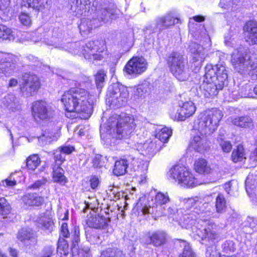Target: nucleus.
<instances>
[{
    "label": "nucleus",
    "instance_id": "nucleus-1",
    "mask_svg": "<svg viewBox=\"0 0 257 257\" xmlns=\"http://www.w3.org/2000/svg\"><path fill=\"white\" fill-rule=\"evenodd\" d=\"M91 97L87 91L79 87L72 88L65 92L61 101L66 111V117L72 118L80 114H82L80 117L83 119L89 118L92 112Z\"/></svg>",
    "mask_w": 257,
    "mask_h": 257
},
{
    "label": "nucleus",
    "instance_id": "nucleus-2",
    "mask_svg": "<svg viewBox=\"0 0 257 257\" xmlns=\"http://www.w3.org/2000/svg\"><path fill=\"white\" fill-rule=\"evenodd\" d=\"M227 78V71L224 65L207 64L205 67L204 80L199 87L200 91L207 98L215 96L223 88Z\"/></svg>",
    "mask_w": 257,
    "mask_h": 257
},
{
    "label": "nucleus",
    "instance_id": "nucleus-3",
    "mask_svg": "<svg viewBox=\"0 0 257 257\" xmlns=\"http://www.w3.org/2000/svg\"><path fill=\"white\" fill-rule=\"evenodd\" d=\"M222 116V112L215 109L201 112L194 123V130L202 136L209 135L217 128Z\"/></svg>",
    "mask_w": 257,
    "mask_h": 257
},
{
    "label": "nucleus",
    "instance_id": "nucleus-4",
    "mask_svg": "<svg viewBox=\"0 0 257 257\" xmlns=\"http://www.w3.org/2000/svg\"><path fill=\"white\" fill-rule=\"evenodd\" d=\"M72 52L75 54H82L85 59L95 63L102 60L106 55L105 47L99 41H89L85 45L79 43L71 44Z\"/></svg>",
    "mask_w": 257,
    "mask_h": 257
},
{
    "label": "nucleus",
    "instance_id": "nucleus-5",
    "mask_svg": "<svg viewBox=\"0 0 257 257\" xmlns=\"http://www.w3.org/2000/svg\"><path fill=\"white\" fill-rule=\"evenodd\" d=\"M231 63L235 70L240 73L248 74L252 79H257V58L246 52L235 50L231 56Z\"/></svg>",
    "mask_w": 257,
    "mask_h": 257
},
{
    "label": "nucleus",
    "instance_id": "nucleus-6",
    "mask_svg": "<svg viewBox=\"0 0 257 257\" xmlns=\"http://www.w3.org/2000/svg\"><path fill=\"white\" fill-rule=\"evenodd\" d=\"M167 62L170 72L178 80L184 81L189 78V69L183 55L173 52L168 56Z\"/></svg>",
    "mask_w": 257,
    "mask_h": 257
},
{
    "label": "nucleus",
    "instance_id": "nucleus-7",
    "mask_svg": "<svg viewBox=\"0 0 257 257\" xmlns=\"http://www.w3.org/2000/svg\"><path fill=\"white\" fill-rule=\"evenodd\" d=\"M135 126L134 118L126 115L119 118L115 124H111L108 133L112 138L125 139L131 137Z\"/></svg>",
    "mask_w": 257,
    "mask_h": 257
},
{
    "label": "nucleus",
    "instance_id": "nucleus-8",
    "mask_svg": "<svg viewBox=\"0 0 257 257\" xmlns=\"http://www.w3.org/2000/svg\"><path fill=\"white\" fill-rule=\"evenodd\" d=\"M128 95L127 88L117 83L109 86L106 95L108 101L117 107H120L124 104Z\"/></svg>",
    "mask_w": 257,
    "mask_h": 257
},
{
    "label": "nucleus",
    "instance_id": "nucleus-9",
    "mask_svg": "<svg viewBox=\"0 0 257 257\" xmlns=\"http://www.w3.org/2000/svg\"><path fill=\"white\" fill-rule=\"evenodd\" d=\"M32 115L35 121L39 122L52 117L54 110L44 101H36L33 103L31 107Z\"/></svg>",
    "mask_w": 257,
    "mask_h": 257
},
{
    "label": "nucleus",
    "instance_id": "nucleus-10",
    "mask_svg": "<svg viewBox=\"0 0 257 257\" xmlns=\"http://www.w3.org/2000/svg\"><path fill=\"white\" fill-rule=\"evenodd\" d=\"M147 62L143 57H135L125 65L124 71L128 75L138 76L144 73L147 69Z\"/></svg>",
    "mask_w": 257,
    "mask_h": 257
},
{
    "label": "nucleus",
    "instance_id": "nucleus-11",
    "mask_svg": "<svg viewBox=\"0 0 257 257\" xmlns=\"http://www.w3.org/2000/svg\"><path fill=\"white\" fill-rule=\"evenodd\" d=\"M199 223L196 226L195 233L201 239L207 238L209 240H213L217 237L216 225L211 222H203Z\"/></svg>",
    "mask_w": 257,
    "mask_h": 257
},
{
    "label": "nucleus",
    "instance_id": "nucleus-12",
    "mask_svg": "<svg viewBox=\"0 0 257 257\" xmlns=\"http://www.w3.org/2000/svg\"><path fill=\"white\" fill-rule=\"evenodd\" d=\"M196 111V107L192 101L183 103L176 112H171V117L174 120L184 121L187 118L192 116Z\"/></svg>",
    "mask_w": 257,
    "mask_h": 257
},
{
    "label": "nucleus",
    "instance_id": "nucleus-13",
    "mask_svg": "<svg viewBox=\"0 0 257 257\" xmlns=\"http://www.w3.org/2000/svg\"><path fill=\"white\" fill-rule=\"evenodd\" d=\"M40 87L39 78L35 75L25 74L23 76L21 90L23 93L31 94L37 90Z\"/></svg>",
    "mask_w": 257,
    "mask_h": 257
},
{
    "label": "nucleus",
    "instance_id": "nucleus-14",
    "mask_svg": "<svg viewBox=\"0 0 257 257\" xmlns=\"http://www.w3.org/2000/svg\"><path fill=\"white\" fill-rule=\"evenodd\" d=\"M189 169L184 166L177 165L170 169L167 173L168 179L181 185L183 179L185 178L186 175H188Z\"/></svg>",
    "mask_w": 257,
    "mask_h": 257
},
{
    "label": "nucleus",
    "instance_id": "nucleus-15",
    "mask_svg": "<svg viewBox=\"0 0 257 257\" xmlns=\"http://www.w3.org/2000/svg\"><path fill=\"white\" fill-rule=\"evenodd\" d=\"M196 135L191 139L189 148L196 152L203 153L209 149V143L204 137Z\"/></svg>",
    "mask_w": 257,
    "mask_h": 257
},
{
    "label": "nucleus",
    "instance_id": "nucleus-16",
    "mask_svg": "<svg viewBox=\"0 0 257 257\" xmlns=\"http://www.w3.org/2000/svg\"><path fill=\"white\" fill-rule=\"evenodd\" d=\"M12 60V55L0 52V73L9 75L14 72L16 65Z\"/></svg>",
    "mask_w": 257,
    "mask_h": 257
},
{
    "label": "nucleus",
    "instance_id": "nucleus-17",
    "mask_svg": "<svg viewBox=\"0 0 257 257\" xmlns=\"http://www.w3.org/2000/svg\"><path fill=\"white\" fill-rule=\"evenodd\" d=\"M22 202L26 206L39 207L44 202V198L36 193H29L25 194L22 198Z\"/></svg>",
    "mask_w": 257,
    "mask_h": 257
},
{
    "label": "nucleus",
    "instance_id": "nucleus-18",
    "mask_svg": "<svg viewBox=\"0 0 257 257\" xmlns=\"http://www.w3.org/2000/svg\"><path fill=\"white\" fill-rule=\"evenodd\" d=\"M149 244L158 247L165 244L167 241V234L162 231H156L153 232H149L147 234Z\"/></svg>",
    "mask_w": 257,
    "mask_h": 257
},
{
    "label": "nucleus",
    "instance_id": "nucleus-19",
    "mask_svg": "<svg viewBox=\"0 0 257 257\" xmlns=\"http://www.w3.org/2000/svg\"><path fill=\"white\" fill-rule=\"evenodd\" d=\"M244 30L246 33V42L251 45L257 44V23L251 21L248 22Z\"/></svg>",
    "mask_w": 257,
    "mask_h": 257
},
{
    "label": "nucleus",
    "instance_id": "nucleus-20",
    "mask_svg": "<svg viewBox=\"0 0 257 257\" xmlns=\"http://www.w3.org/2000/svg\"><path fill=\"white\" fill-rule=\"evenodd\" d=\"M48 0H23L22 6L32 9L36 13L42 12L48 8Z\"/></svg>",
    "mask_w": 257,
    "mask_h": 257
},
{
    "label": "nucleus",
    "instance_id": "nucleus-21",
    "mask_svg": "<svg viewBox=\"0 0 257 257\" xmlns=\"http://www.w3.org/2000/svg\"><path fill=\"white\" fill-rule=\"evenodd\" d=\"M91 0H71V10L76 13V16H80L89 8Z\"/></svg>",
    "mask_w": 257,
    "mask_h": 257
},
{
    "label": "nucleus",
    "instance_id": "nucleus-22",
    "mask_svg": "<svg viewBox=\"0 0 257 257\" xmlns=\"http://www.w3.org/2000/svg\"><path fill=\"white\" fill-rule=\"evenodd\" d=\"M190 51L191 53L192 60L193 62L203 61L205 55L204 48L202 46L196 43H192L190 46Z\"/></svg>",
    "mask_w": 257,
    "mask_h": 257
},
{
    "label": "nucleus",
    "instance_id": "nucleus-23",
    "mask_svg": "<svg viewBox=\"0 0 257 257\" xmlns=\"http://www.w3.org/2000/svg\"><path fill=\"white\" fill-rule=\"evenodd\" d=\"M107 219L101 216H92L90 215L86 220V224L90 227L94 228H102L106 225Z\"/></svg>",
    "mask_w": 257,
    "mask_h": 257
},
{
    "label": "nucleus",
    "instance_id": "nucleus-24",
    "mask_svg": "<svg viewBox=\"0 0 257 257\" xmlns=\"http://www.w3.org/2000/svg\"><path fill=\"white\" fill-rule=\"evenodd\" d=\"M60 136L59 130H47L38 138L40 143L42 145H47L57 140Z\"/></svg>",
    "mask_w": 257,
    "mask_h": 257
},
{
    "label": "nucleus",
    "instance_id": "nucleus-25",
    "mask_svg": "<svg viewBox=\"0 0 257 257\" xmlns=\"http://www.w3.org/2000/svg\"><path fill=\"white\" fill-rule=\"evenodd\" d=\"M178 20V19L174 18L170 15L159 18L156 20V28L159 30L164 29L174 25L176 23L175 21H177V23Z\"/></svg>",
    "mask_w": 257,
    "mask_h": 257
},
{
    "label": "nucleus",
    "instance_id": "nucleus-26",
    "mask_svg": "<svg viewBox=\"0 0 257 257\" xmlns=\"http://www.w3.org/2000/svg\"><path fill=\"white\" fill-rule=\"evenodd\" d=\"M230 120L232 124L240 127L251 128L253 125L252 119L248 116L230 118Z\"/></svg>",
    "mask_w": 257,
    "mask_h": 257
},
{
    "label": "nucleus",
    "instance_id": "nucleus-27",
    "mask_svg": "<svg viewBox=\"0 0 257 257\" xmlns=\"http://www.w3.org/2000/svg\"><path fill=\"white\" fill-rule=\"evenodd\" d=\"M8 108L9 109L14 111L19 106L18 100L13 94H8L2 100V105Z\"/></svg>",
    "mask_w": 257,
    "mask_h": 257
},
{
    "label": "nucleus",
    "instance_id": "nucleus-28",
    "mask_svg": "<svg viewBox=\"0 0 257 257\" xmlns=\"http://www.w3.org/2000/svg\"><path fill=\"white\" fill-rule=\"evenodd\" d=\"M11 1L0 0V18L5 21H8L11 17Z\"/></svg>",
    "mask_w": 257,
    "mask_h": 257
},
{
    "label": "nucleus",
    "instance_id": "nucleus-29",
    "mask_svg": "<svg viewBox=\"0 0 257 257\" xmlns=\"http://www.w3.org/2000/svg\"><path fill=\"white\" fill-rule=\"evenodd\" d=\"M194 169L196 172L199 174H209L211 171L206 160L202 158H199L195 161Z\"/></svg>",
    "mask_w": 257,
    "mask_h": 257
},
{
    "label": "nucleus",
    "instance_id": "nucleus-30",
    "mask_svg": "<svg viewBox=\"0 0 257 257\" xmlns=\"http://www.w3.org/2000/svg\"><path fill=\"white\" fill-rule=\"evenodd\" d=\"M127 167L128 163L126 160L121 159L116 161L114 164L113 173L117 176L123 175L126 172Z\"/></svg>",
    "mask_w": 257,
    "mask_h": 257
},
{
    "label": "nucleus",
    "instance_id": "nucleus-31",
    "mask_svg": "<svg viewBox=\"0 0 257 257\" xmlns=\"http://www.w3.org/2000/svg\"><path fill=\"white\" fill-rule=\"evenodd\" d=\"M199 184V183H198L197 179L189 169L188 171V175H186L185 178L183 179V181L180 186L185 188H189L194 187Z\"/></svg>",
    "mask_w": 257,
    "mask_h": 257
},
{
    "label": "nucleus",
    "instance_id": "nucleus-32",
    "mask_svg": "<svg viewBox=\"0 0 257 257\" xmlns=\"http://www.w3.org/2000/svg\"><path fill=\"white\" fill-rule=\"evenodd\" d=\"M17 237L23 242H25L27 240H30L33 242L35 241L34 233L30 228H23L20 230L18 233Z\"/></svg>",
    "mask_w": 257,
    "mask_h": 257
},
{
    "label": "nucleus",
    "instance_id": "nucleus-33",
    "mask_svg": "<svg viewBox=\"0 0 257 257\" xmlns=\"http://www.w3.org/2000/svg\"><path fill=\"white\" fill-rule=\"evenodd\" d=\"M14 35L11 28L0 24V41L13 40Z\"/></svg>",
    "mask_w": 257,
    "mask_h": 257
},
{
    "label": "nucleus",
    "instance_id": "nucleus-34",
    "mask_svg": "<svg viewBox=\"0 0 257 257\" xmlns=\"http://www.w3.org/2000/svg\"><path fill=\"white\" fill-rule=\"evenodd\" d=\"M53 180L55 182L59 183L62 185H65L67 180L64 175V170L58 166L56 169L53 168Z\"/></svg>",
    "mask_w": 257,
    "mask_h": 257
},
{
    "label": "nucleus",
    "instance_id": "nucleus-35",
    "mask_svg": "<svg viewBox=\"0 0 257 257\" xmlns=\"http://www.w3.org/2000/svg\"><path fill=\"white\" fill-rule=\"evenodd\" d=\"M94 24V21L87 19L83 20L79 26V30L82 35H86L89 34L95 27Z\"/></svg>",
    "mask_w": 257,
    "mask_h": 257
},
{
    "label": "nucleus",
    "instance_id": "nucleus-36",
    "mask_svg": "<svg viewBox=\"0 0 257 257\" xmlns=\"http://www.w3.org/2000/svg\"><path fill=\"white\" fill-rule=\"evenodd\" d=\"M231 159L234 163L242 161L245 159L244 149L242 146H238L236 149L233 151Z\"/></svg>",
    "mask_w": 257,
    "mask_h": 257
},
{
    "label": "nucleus",
    "instance_id": "nucleus-37",
    "mask_svg": "<svg viewBox=\"0 0 257 257\" xmlns=\"http://www.w3.org/2000/svg\"><path fill=\"white\" fill-rule=\"evenodd\" d=\"M172 135V131L167 127L160 129L156 135V138L162 142H166Z\"/></svg>",
    "mask_w": 257,
    "mask_h": 257
},
{
    "label": "nucleus",
    "instance_id": "nucleus-38",
    "mask_svg": "<svg viewBox=\"0 0 257 257\" xmlns=\"http://www.w3.org/2000/svg\"><path fill=\"white\" fill-rule=\"evenodd\" d=\"M155 204L156 207L158 205H163L168 203L170 200V197L168 193H163L158 192L157 193L155 199Z\"/></svg>",
    "mask_w": 257,
    "mask_h": 257
},
{
    "label": "nucleus",
    "instance_id": "nucleus-39",
    "mask_svg": "<svg viewBox=\"0 0 257 257\" xmlns=\"http://www.w3.org/2000/svg\"><path fill=\"white\" fill-rule=\"evenodd\" d=\"M226 207V200L223 195L218 194L216 198L215 208L217 213H223Z\"/></svg>",
    "mask_w": 257,
    "mask_h": 257
},
{
    "label": "nucleus",
    "instance_id": "nucleus-40",
    "mask_svg": "<svg viewBox=\"0 0 257 257\" xmlns=\"http://www.w3.org/2000/svg\"><path fill=\"white\" fill-rule=\"evenodd\" d=\"M40 159L37 155H33L27 159V167L29 170H34L40 164Z\"/></svg>",
    "mask_w": 257,
    "mask_h": 257
},
{
    "label": "nucleus",
    "instance_id": "nucleus-41",
    "mask_svg": "<svg viewBox=\"0 0 257 257\" xmlns=\"http://www.w3.org/2000/svg\"><path fill=\"white\" fill-rule=\"evenodd\" d=\"M124 255L121 250L117 249L108 248L103 251L100 257H124Z\"/></svg>",
    "mask_w": 257,
    "mask_h": 257
},
{
    "label": "nucleus",
    "instance_id": "nucleus-42",
    "mask_svg": "<svg viewBox=\"0 0 257 257\" xmlns=\"http://www.w3.org/2000/svg\"><path fill=\"white\" fill-rule=\"evenodd\" d=\"M106 73L103 70H99L95 75V83L98 89H101L104 84Z\"/></svg>",
    "mask_w": 257,
    "mask_h": 257
},
{
    "label": "nucleus",
    "instance_id": "nucleus-43",
    "mask_svg": "<svg viewBox=\"0 0 257 257\" xmlns=\"http://www.w3.org/2000/svg\"><path fill=\"white\" fill-rule=\"evenodd\" d=\"M19 19L21 24L24 26L30 27L32 24V18L27 13L21 12L19 16Z\"/></svg>",
    "mask_w": 257,
    "mask_h": 257
},
{
    "label": "nucleus",
    "instance_id": "nucleus-44",
    "mask_svg": "<svg viewBox=\"0 0 257 257\" xmlns=\"http://www.w3.org/2000/svg\"><path fill=\"white\" fill-rule=\"evenodd\" d=\"M58 250L61 254L67 255L68 254L69 245L66 240L59 239L58 243Z\"/></svg>",
    "mask_w": 257,
    "mask_h": 257
},
{
    "label": "nucleus",
    "instance_id": "nucleus-45",
    "mask_svg": "<svg viewBox=\"0 0 257 257\" xmlns=\"http://www.w3.org/2000/svg\"><path fill=\"white\" fill-rule=\"evenodd\" d=\"M217 142L224 153L230 152L232 149V145L230 142L225 141L221 137L217 139Z\"/></svg>",
    "mask_w": 257,
    "mask_h": 257
},
{
    "label": "nucleus",
    "instance_id": "nucleus-46",
    "mask_svg": "<svg viewBox=\"0 0 257 257\" xmlns=\"http://www.w3.org/2000/svg\"><path fill=\"white\" fill-rule=\"evenodd\" d=\"M142 153L144 155L152 154L156 150V146L154 143L150 142V143H146L142 146Z\"/></svg>",
    "mask_w": 257,
    "mask_h": 257
},
{
    "label": "nucleus",
    "instance_id": "nucleus-47",
    "mask_svg": "<svg viewBox=\"0 0 257 257\" xmlns=\"http://www.w3.org/2000/svg\"><path fill=\"white\" fill-rule=\"evenodd\" d=\"M248 179L249 177H247L245 182L246 191L250 196V197L252 198V200L255 202V203H256V204H257V187H255L254 189L248 187L247 185Z\"/></svg>",
    "mask_w": 257,
    "mask_h": 257
},
{
    "label": "nucleus",
    "instance_id": "nucleus-48",
    "mask_svg": "<svg viewBox=\"0 0 257 257\" xmlns=\"http://www.w3.org/2000/svg\"><path fill=\"white\" fill-rule=\"evenodd\" d=\"M54 155L56 160V163L58 166L59 167L61 163L65 160V156L59 148L55 151L54 152Z\"/></svg>",
    "mask_w": 257,
    "mask_h": 257
},
{
    "label": "nucleus",
    "instance_id": "nucleus-49",
    "mask_svg": "<svg viewBox=\"0 0 257 257\" xmlns=\"http://www.w3.org/2000/svg\"><path fill=\"white\" fill-rule=\"evenodd\" d=\"M79 234L80 230L79 227L74 226L72 233V243L74 247H75L76 245H78V243L80 241Z\"/></svg>",
    "mask_w": 257,
    "mask_h": 257
},
{
    "label": "nucleus",
    "instance_id": "nucleus-50",
    "mask_svg": "<svg viewBox=\"0 0 257 257\" xmlns=\"http://www.w3.org/2000/svg\"><path fill=\"white\" fill-rule=\"evenodd\" d=\"M54 251V248L52 246H46L36 257H51Z\"/></svg>",
    "mask_w": 257,
    "mask_h": 257
},
{
    "label": "nucleus",
    "instance_id": "nucleus-51",
    "mask_svg": "<svg viewBox=\"0 0 257 257\" xmlns=\"http://www.w3.org/2000/svg\"><path fill=\"white\" fill-rule=\"evenodd\" d=\"M236 187H237V183L234 181H229L224 185V188L228 194L231 193L232 191L236 189Z\"/></svg>",
    "mask_w": 257,
    "mask_h": 257
},
{
    "label": "nucleus",
    "instance_id": "nucleus-52",
    "mask_svg": "<svg viewBox=\"0 0 257 257\" xmlns=\"http://www.w3.org/2000/svg\"><path fill=\"white\" fill-rule=\"evenodd\" d=\"M224 250L228 253L229 252H233L235 249L234 243L232 241H226L222 245Z\"/></svg>",
    "mask_w": 257,
    "mask_h": 257
},
{
    "label": "nucleus",
    "instance_id": "nucleus-53",
    "mask_svg": "<svg viewBox=\"0 0 257 257\" xmlns=\"http://www.w3.org/2000/svg\"><path fill=\"white\" fill-rule=\"evenodd\" d=\"M248 93L242 94V96L244 97L257 98V84L254 86L253 89H248Z\"/></svg>",
    "mask_w": 257,
    "mask_h": 257
},
{
    "label": "nucleus",
    "instance_id": "nucleus-54",
    "mask_svg": "<svg viewBox=\"0 0 257 257\" xmlns=\"http://www.w3.org/2000/svg\"><path fill=\"white\" fill-rule=\"evenodd\" d=\"M219 6L221 8L225 10H232L233 8L231 0H221Z\"/></svg>",
    "mask_w": 257,
    "mask_h": 257
},
{
    "label": "nucleus",
    "instance_id": "nucleus-55",
    "mask_svg": "<svg viewBox=\"0 0 257 257\" xmlns=\"http://www.w3.org/2000/svg\"><path fill=\"white\" fill-rule=\"evenodd\" d=\"M179 257H194V253L189 245L184 246L183 252Z\"/></svg>",
    "mask_w": 257,
    "mask_h": 257
},
{
    "label": "nucleus",
    "instance_id": "nucleus-56",
    "mask_svg": "<svg viewBox=\"0 0 257 257\" xmlns=\"http://www.w3.org/2000/svg\"><path fill=\"white\" fill-rule=\"evenodd\" d=\"M110 13L105 9L98 11V16L102 21H107V18L110 16Z\"/></svg>",
    "mask_w": 257,
    "mask_h": 257
},
{
    "label": "nucleus",
    "instance_id": "nucleus-57",
    "mask_svg": "<svg viewBox=\"0 0 257 257\" xmlns=\"http://www.w3.org/2000/svg\"><path fill=\"white\" fill-rule=\"evenodd\" d=\"M61 234L64 237L67 238L70 236L68 225L65 222H62L61 226Z\"/></svg>",
    "mask_w": 257,
    "mask_h": 257
},
{
    "label": "nucleus",
    "instance_id": "nucleus-58",
    "mask_svg": "<svg viewBox=\"0 0 257 257\" xmlns=\"http://www.w3.org/2000/svg\"><path fill=\"white\" fill-rule=\"evenodd\" d=\"M13 174L11 175L8 178L3 181V185L5 186L12 187L16 184V180L13 178Z\"/></svg>",
    "mask_w": 257,
    "mask_h": 257
},
{
    "label": "nucleus",
    "instance_id": "nucleus-59",
    "mask_svg": "<svg viewBox=\"0 0 257 257\" xmlns=\"http://www.w3.org/2000/svg\"><path fill=\"white\" fill-rule=\"evenodd\" d=\"M59 148L64 153L65 156L71 154L74 151V148L70 146H62Z\"/></svg>",
    "mask_w": 257,
    "mask_h": 257
},
{
    "label": "nucleus",
    "instance_id": "nucleus-60",
    "mask_svg": "<svg viewBox=\"0 0 257 257\" xmlns=\"http://www.w3.org/2000/svg\"><path fill=\"white\" fill-rule=\"evenodd\" d=\"M46 180L42 179L36 181L33 184L30 186L29 188L32 189H38L46 183Z\"/></svg>",
    "mask_w": 257,
    "mask_h": 257
},
{
    "label": "nucleus",
    "instance_id": "nucleus-61",
    "mask_svg": "<svg viewBox=\"0 0 257 257\" xmlns=\"http://www.w3.org/2000/svg\"><path fill=\"white\" fill-rule=\"evenodd\" d=\"M42 221V226L44 228L48 230L52 228L53 223L50 219L45 218Z\"/></svg>",
    "mask_w": 257,
    "mask_h": 257
},
{
    "label": "nucleus",
    "instance_id": "nucleus-62",
    "mask_svg": "<svg viewBox=\"0 0 257 257\" xmlns=\"http://www.w3.org/2000/svg\"><path fill=\"white\" fill-rule=\"evenodd\" d=\"M8 208L6 200L4 198L0 199V214H4L5 210Z\"/></svg>",
    "mask_w": 257,
    "mask_h": 257
},
{
    "label": "nucleus",
    "instance_id": "nucleus-63",
    "mask_svg": "<svg viewBox=\"0 0 257 257\" xmlns=\"http://www.w3.org/2000/svg\"><path fill=\"white\" fill-rule=\"evenodd\" d=\"M101 156H96L92 160L93 166L95 168H100L102 166L101 162Z\"/></svg>",
    "mask_w": 257,
    "mask_h": 257
},
{
    "label": "nucleus",
    "instance_id": "nucleus-64",
    "mask_svg": "<svg viewBox=\"0 0 257 257\" xmlns=\"http://www.w3.org/2000/svg\"><path fill=\"white\" fill-rule=\"evenodd\" d=\"M90 183L91 187L93 189H95L99 184V179L96 177L94 176L90 179Z\"/></svg>",
    "mask_w": 257,
    "mask_h": 257
}]
</instances>
